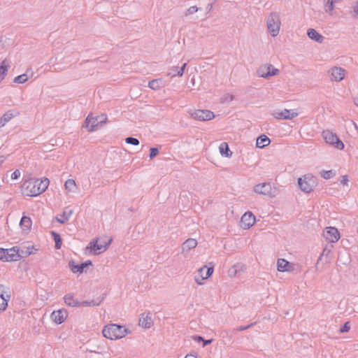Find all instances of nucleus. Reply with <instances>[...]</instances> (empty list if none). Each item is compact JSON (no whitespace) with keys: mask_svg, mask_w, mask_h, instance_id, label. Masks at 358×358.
Masks as SVG:
<instances>
[{"mask_svg":"<svg viewBox=\"0 0 358 358\" xmlns=\"http://www.w3.org/2000/svg\"><path fill=\"white\" fill-rule=\"evenodd\" d=\"M279 73V70L273 66V65L268 64L261 66L258 70L257 73L260 77L268 79L270 77L277 75Z\"/></svg>","mask_w":358,"mask_h":358,"instance_id":"10","label":"nucleus"},{"mask_svg":"<svg viewBox=\"0 0 358 358\" xmlns=\"http://www.w3.org/2000/svg\"><path fill=\"white\" fill-rule=\"evenodd\" d=\"M159 152L158 148H150V155L149 157L150 159H152L154 157H155Z\"/></svg>","mask_w":358,"mask_h":358,"instance_id":"42","label":"nucleus"},{"mask_svg":"<svg viewBox=\"0 0 358 358\" xmlns=\"http://www.w3.org/2000/svg\"><path fill=\"white\" fill-rule=\"evenodd\" d=\"M8 250V255L6 262H15L20 259L19 257V248L17 246L13 247Z\"/></svg>","mask_w":358,"mask_h":358,"instance_id":"19","label":"nucleus"},{"mask_svg":"<svg viewBox=\"0 0 358 358\" xmlns=\"http://www.w3.org/2000/svg\"><path fill=\"white\" fill-rule=\"evenodd\" d=\"M6 158L4 156H0V164L3 163L5 161Z\"/></svg>","mask_w":358,"mask_h":358,"instance_id":"57","label":"nucleus"},{"mask_svg":"<svg viewBox=\"0 0 358 358\" xmlns=\"http://www.w3.org/2000/svg\"><path fill=\"white\" fill-rule=\"evenodd\" d=\"M197 245V241L194 238L187 239L182 245V252H188L191 249L196 248Z\"/></svg>","mask_w":358,"mask_h":358,"instance_id":"26","label":"nucleus"},{"mask_svg":"<svg viewBox=\"0 0 358 358\" xmlns=\"http://www.w3.org/2000/svg\"><path fill=\"white\" fill-rule=\"evenodd\" d=\"M150 313H148L145 315V313H143L141 315L139 318V325L145 329H149L153 324L152 320L151 317L149 315Z\"/></svg>","mask_w":358,"mask_h":358,"instance_id":"18","label":"nucleus"},{"mask_svg":"<svg viewBox=\"0 0 358 358\" xmlns=\"http://www.w3.org/2000/svg\"><path fill=\"white\" fill-rule=\"evenodd\" d=\"M162 81L160 79H154L148 83V87L154 90H158L161 88Z\"/></svg>","mask_w":358,"mask_h":358,"instance_id":"36","label":"nucleus"},{"mask_svg":"<svg viewBox=\"0 0 358 358\" xmlns=\"http://www.w3.org/2000/svg\"><path fill=\"white\" fill-rule=\"evenodd\" d=\"M270 143V138L267 136L262 134L257 138L256 145L258 148H262L268 145Z\"/></svg>","mask_w":358,"mask_h":358,"instance_id":"27","label":"nucleus"},{"mask_svg":"<svg viewBox=\"0 0 358 358\" xmlns=\"http://www.w3.org/2000/svg\"><path fill=\"white\" fill-rule=\"evenodd\" d=\"M73 213V210L70 209L69 211L64 210L62 215H60V218L57 217V221L60 224H64L69 220L70 216Z\"/></svg>","mask_w":358,"mask_h":358,"instance_id":"32","label":"nucleus"},{"mask_svg":"<svg viewBox=\"0 0 358 358\" xmlns=\"http://www.w3.org/2000/svg\"><path fill=\"white\" fill-rule=\"evenodd\" d=\"M8 255V250L4 248H0V259L6 262Z\"/></svg>","mask_w":358,"mask_h":358,"instance_id":"44","label":"nucleus"},{"mask_svg":"<svg viewBox=\"0 0 358 358\" xmlns=\"http://www.w3.org/2000/svg\"><path fill=\"white\" fill-rule=\"evenodd\" d=\"M14 117L13 113L9 110L3 114L0 118V128L5 125L6 122L10 120Z\"/></svg>","mask_w":358,"mask_h":358,"instance_id":"34","label":"nucleus"},{"mask_svg":"<svg viewBox=\"0 0 358 358\" xmlns=\"http://www.w3.org/2000/svg\"><path fill=\"white\" fill-rule=\"evenodd\" d=\"M27 80H28L27 74V73H23V74H21V75H19V76H16L14 78L13 81L15 83L22 84V83H24Z\"/></svg>","mask_w":358,"mask_h":358,"instance_id":"38","label":"nucleus"},{"mask_svg":"<svg viewBox=\"0 0 358 358\" xmlns=\"http://www.w3.org/2000/svg\"><path fill=\"white\" fill-rule=\"evenodd\" d=\"M195 280L198 284H201V282H199V279L197 278L196 276H195Z\"/></svg>","mask_w":358,"mask_h":358,"instance_id":"59","label":"nucleus"},{"mask_svg":"<svg viewBox=\"0 0 358 358\" xmlns=\"http://www.w3.org/2000/svg\"><path fill=\"white\" fill-rule=\"evenodd\" d=\"M354 102H355V104L358 106V97H355L354 99Z\"/></svg>","mask_w":358,"mask_h":358,"instance_id":"58","label":"nucleus"},{"mask_svg":"<svg viewBox=\"0 0 358 358\" xmlns=\"http://www.w3.org/2000/svg\"><path fill=\"white\" fill-rule=\"evenodd\" d=\"M83 263L85 265L86 268L88 267L89 266H92V262L90 260H87V261H85Z\"/></svg>","mask_w":358,"mask_h":358,"instance_id":"55","label":"nucleus"},{"mask_svg":"<svg viewBox=\"0 0 358 358\" xmlns=\"http://www.w3.org/2000/svg\"><path fill=\"white\" fill-rule=\"evenodd\" d=\"M125 142L128 144L133 145H138L140 143L138 138L132 137V136L126 138Z\"/></svg>","mask_w":358,"mask_h":358,"instance_id":"41","label":"nucleus"},{"mask_svg":"<svg viewBox=\"0 0 358 358\" xmlns=\"http://www.w3.org/2000/svg\"><path fill=\"white\" fill-rule=\"evenodd\" d=\"M107 116L106 114L96 117H91L88 115L86 118L83 127L88 128L89 131H93L101 128L103 124L106 122Z\"/></svg>","mask_w":358,"mask_h":358,"instance_id":"3","label":"nucleus"},{"mask_svg":"<svg viewBox=\"0 0 358 358\" xmlns=\"http://www.w3.org/2000/svg\"><path fill=\"white\" fill-rule=\"evenodd\" d=\"M322 136L326 143L334 145L336 148L338 150H343L344 148V143L339 139L336 134L328 130L324 131L322 132Z\"/></svg>","mask_w":358,"mask_h":358,"instance_id":"6","label":"nucleus"},{"mask_svg":"<svg viewBox=\"0 0 358 358\" xmlns=\"http://www.w3.org/2000/svg\"><path fill=\"white\" fill-rule=\"evenodd\" d=\"M32 224L31 220L29 217L23 215L20 220V225L23 231H29Z\"/></svg>","mask_w":358,"mask_h":358,"instance_id":"28","label":"nucleus"},{"mask_svg":"<svg viewBox=\"0 0 358 358\" xmlns=\"http://www.w3.org/2000/svg\"><path fill=\"white\" fill-rule=\"evenodd\" d=\"M102 334L106 338L116 340L124 337L128 334V329L122 325L110 324L104 327Z\"/></svg>","mask_w":358,"mask_h":358,"instance_id":"2","label":"nucleus"},{"mask_svg":"<svg viewBox=\"0 0 358 358\" xmlns=\"http://www.w3.org/2000/svg\"><path fill=\"white\" fill-rule=\"evenodd\" d=\"M348 182V176H342V179L341 180V182L343 185H346L347 182Z\"/></svg>","mask_w":358,"mask_h":358,"instance_id":"53","label":"nucleus"},{"mask_svg":"<svg viewBox=\"0 0 358 358\" xmlns=\"http://www.w3.org/2000/svg\"><path fill=\"white\" fill-rule=\"evenodd\" d=\"M20 176V171L17 169H16L12 174H11V178L13 180H16L19 178Z\"/></svg>","mask_w":358,"mask_h":358,"instance_id":"48","label":"nucleus"},{"mask_svg":"<svg viewBox=\"0 0 358 358\" xmlns=\"http://www.w3.org/2000/svg\"><path fill=\"white\" fill-rule=\"evenodd\" d=\"M277 269L280 272H289L294 270V264L285 259H278L277 261Z\"/></svg>","mask_w":358,"mask_h":358,"instance_id":"16","label":"nucleus"},{"mask_svg":"<svg viewBox=\"0 0 358 358\" xmlns=\"http://www.w3.org/2000/svg\"><path fill=\"white\" fill-rule=\"evenodd\" d=\"M254 191L257 194L268 196L269 197L275 196V193L273 192L270 182H264L262 184L256 185L254 187Z\"/></svg>","mask_w":358,"mask_h":358,"instance_id":"11","label":"nucleus"},{"mask_svg":"<svg viewBox=\"0 0 358 358\" xmlns=\"http://www.w3.org/2000/svg\"><path fill=\"white\" fill-rule=\"evenodd\" d=\"M213 339H208V340H205L203 338V341H202L203 342V347H205L208 345H210L212 342H213Z\"/></svg>","mask_w":358,"mask_h":358,"instance_id":"52","label":"nucleus"},{"mask_svg":"<svg viewBox=\"0 0 358 358\" xmlns=\"http://www.w3.org/2000/svg\"><path fill=\"white\" fill-rule=\"evenodd\" d=\"M185 358H197V357L196 355L190 354L187 355Z\"/></svg>","mask_w":358,"mask_h":358,"instance_id":"56","label":"nucleus"},{"mask_svg":"<svg viewBox=\"0 0 358 358\" xmlns=\"http://www.w3.org/2000/svg\"><path fill=\"white\" fill-rule=\"evenodd\" d=\"M187 63H184L182 66L179 67L178 66H174L171 67L168 73V76L171 77H174L176 76H182L184 73L185 69L186 68Z\"/></svg>","mask_w":358,"mask_h":358,"instance_id":"21","label":"nucleus"},{"mask_svg":"<svg viewBox=\"0 0 358 358\" xmlns=\"http://www.w3.org/2000/svg\"><path fill=\"white\" fill-rule=\"evenodd\" d=\"M199 10H201V8H198L196 6H190L187 9V13H186L185 15H187L194 14V13L197 12Z\"/></svg>","mask_w":358,"mask_h":358,"instance_id":"43","label":"nucleus"},{"mask_svg":"<svg viewBox=\"0 0 358 358\" xmlns=\"http://www.w3.org/2000/svg\"><path fill=\"white\" fill-rule=\"evenodd\" d=\"M51 235H52V237L54 239L55 243V248L60 249L62 244V239L61 238L60 234L56 231H52Z\"/></svg>","mask_w":358,"mask_h":358,"instance_id":"33","label":"nucleus"},{"mask_svg":"<svg viewBox=\"0 0 358 358\" xmlns=\"http://www.w3.org/2000/svg\"><path fill=\"white\" fill-rule=\"evenodd\" d=\"M198 272L201 280H206L212 275L213 273V266L207 267L206 266H204L199 268Z\"/></svg>","mask_w":358,"mask_h":358,"instance_id":"24","label":"nucleus"},{"mask_svg":"<svg viewBox=\"0 0 358 358\" xmlns=\"http://www.w3.org/2000/svg\"><path fill=\"white\" fill-rule=\"evenodd\" d=\"M266 25L272 36H276L280 31V20L278 13H271L267 18Z\"/></svg>","mask_w":358,"mask_h":358,"instance_id":"5","label":"nucleus"},{"mask_svg":"<svg viewBox=\"0 0 358 358\" xmlns=\"http://www.w3.org/2000/svg\"><path fill=\"white\" fill-rule=\"evenodd\" d=\"M324 237L329 243L337 242L340 238V233L336 227H327L324 231Z\"/></svg>","mask_w":358,"mask_h":358,"instance_id":"12","label":"nucleus"},{"mask_svg":"<svg viewBox=\"0 0 358 358\" xmlns=\"http://www.w3.org/2000/svg\"><path fill=\"white\" fill-rule=\"evenodd\" d=\"M336 175V171L329 170V171H322L321 173V176L323 178L328 180L333 178Z\"/></svg>","mask_w":358,"mask_h":358,"instance_id":"39","label":"nucleus"},{"mask_svg":"<svg viewBox=\"0 0 358 358\" xmlns=\"http://www.w3.org/2000/svg\"><path fill=\"white\" fill-rule=\"evenodd\" d=\"M34 249V246L29 245L27 246L22 245L20 248H19V257L20 259L27 257L29 256L30 255L33 254L32 250Z\"/></svg>","mask_w":358,"mask_h":358,"instance_id":"25","label":"nucleus"},{"mask_svg":"<svg viewBox=\"0 0 358 358\" xmlns=\"http://www.w3.org/2000/svg\"><path fill=\"white\" fill-rule=\"evenodd\" d=\"M219 150L221 155L223 157H229L232 155L227 143H222L219 147Z\"/></svg>","mask_w":358,"mask_h":358,"instance_id":"30","label":"nucleus"},{"mask_svg":"<svg viewBox=\"0 0 358 358\" xmlns=\"http://www.w3.org/2000/svg\"><path fill=\"white\" fill-rule=\"evenodd\" d=\"M345 69L341 67L334 66L329 71L330 79L332 81L340 82L344 79Z\"/></svg>","mask_w":358,"mask_h":358,"instance_id":"13","label":"nucleus"},{"mask_svg":"<svg viewBox=\"0 0 358 358\" xmlns=\"http://www.w3.org/2000/svg\"><path fill=\"white\" fill-rule=\"evenodd\" d=\"M192 339L197 343H200L203 341V338L201 336H197V335L193 336Z\"/></svg>","mask_w":358,"mask_h":358,"instance_id":"51","label":"nucleus"},{"mask_svg":"<svg viewBox=\"0 0 358 358\" xmlns=\"http://www.w3.org/2000/svg\"><path fill=\"white\" fill-rule=\"evenodd\" d=\"M213 9V3H208L206 7V13H209Z\"/></svg>","mask_w":358,"mask_h":358,"instance_id":"54","label":"nucleus"},{"mask_svg":"<svg viewBox=\"0 0 358 358\" xmlns=\"http://www.w3.org/2000/svg\"><path fill=\"white\" fill-rule=\"evenodd\" d=\"M68 316V312L66 309H59L55 310L51 314L52 320L57 324L63 323Z\"/></svg>","mask_w":358,"mask_h":358,"instance_id":"14","label":"nucleus"},{"mask_svg":"<svg viewBox=\"0 0 358 358\" xmlns=\"http://www.w3.org/2000/svg\"><path fill=\"white\" fill-rule=\"evenodd\" d=\"M106 296V294H103L101 297H99L96 299H92L90 301L86 300L82 302H80V307H85V306H98L101 304V303L104 300Z\"/></svg>","mask_w":358,"mask_h":358,"instance_id":"22","label":"nucleus"},{"mask_svg":"<svg viewBox=\"0 0 358 358\" xmlns=\"http://www.w3.org/2000/svg\"><path fill=\"white\" fill-rule=\"evenodd\" d=\"M66 189L70 192H75V189L76 187V182L73 179H68L64 184Z\"/></svg>","mask_w":358,"mask_h":358,"instance_id":"37","label":"nucleus"},{"mask_svg":"<svg viewBox=\"0 0 358 358\" xmlns=\"http://www.w3.org/2000/svg\"><path fill=\"white\" fill-rule=\"evenodd\" d=\"M352 13H353V14H352L353 17L358 16V2H357L356 4L355 5V6L353 7Z\"/></svg>","mask_w":358,"mask_h":358,"instance_id":"50","label":"nucleus"},{"mask_svg":"<svg viewBox=\"0 0 358 358\" xmlns=\"http://www.w3.org/2000/svg\"><path fill=\"white\" fill-rule=\"evenodd\" d=\"M298 185L301 191L310 193L317 185V178L310 174H306L298 179Z\"/></svg>","mask_w":358,"mask_h":358,"instance_id":"4","label":"nucleus"},{"mask_svg":"<svg viewBox=\"0 0 358 358\" xmlns=\"http://www.w3.org/2000/svg\"><path fill=\"white\" fill-rule=\"evenodd\" d=\"M298 113L293 111L292 110L284 109L280 113H276L274 116L277 119L280 120H292L296 117Z\"/></svg>","mask_w":358,"mask_h":358,"instance_id":"17","label":"nucleus"},{"mask_svg":"<svg viewBox=\"0 0 358 358\" xmlns=\"http://www.w3.org/2000/svg\"><path fill=\"white\" fill-rule=\"evenodd\" d=\"M69 267L73 273H82L86 268L83 262L81 264H76L73 261H70L69 263Z\"/></svg>","mask_w":358,"mask_h":358,"instance_id":"29","label":"nucleus"},{"mask_svg":"<svg viewBox=\"0 0 358 358\" xmlns=\"http://www.w3.org/2000/svg\"><path fill=\"white\" fill-rule=\"evenodd\" d=\"M236 273H237V270H236V268H235V266H234V267L231 268L229 270V275L230 277H233V276H234V275L236 274Z\"/></svg>","mask_w":358,"mask_h":358,"instance_id":"49","label":"nucleus"},{"mask_svg":"<svg viewBox=\"0 0 358 358\" xmlns=\"http://www.w3.org/2000/svg\"><path fill=\"white\" fill-rule=\"evenodd\" d=\"M10 299V291L9 287L0 285V312L6 310Z\"/></svg>","mask_w":358,"mask_h":358,"instance_id":"7","label":"nucleus"},{"mask_svg":"<svg viewBox=\"0 0 358 358\" xmlns=\"http://www.w3.org/2000/svg\"><path fill=\"white\" fill-rule=\"evenodd\" d=\"M64 303L70 307H80V302L78 299H74L72 294H67L64 296Z\"/></svg>","mask_w":358,"mask_h":358,"instance_id":"23","label":"nucleus"},{"mask_svg":"<svg viewBox=\"0 0 358 358\" xmlns=\"http://www.w3.org/2000/svg\"><path fill=\"white\" fill-rule=\"evenodd\" d=\"M330 252H331L330 249H328L327 248H324L322 254L320 255V256L317 260V263L319 262V261L322 260V258L323 256H326L327 257Z\"/></svg>","mask_w":358,"mask_h":358,"instance_id":"46","label":"nucleus"},{"mask_svg":"<svg viewBox=\"0 0 358 358\" xmlns=\"http://www.w3.org/2000/svg\"><path fill=\"white\" fill-rule=\"evenodd\" d=\"M343 1V0H327V2L325 4L326 12H331L337 3Z\"/></svg>","mask_w":358,"mask_h":358,"instance_id":"35","label":"nucleus"},{"mask_svg":"<svg viewBox=\"0 0 358 358\" xmlns=\"http://www.w3.org/2000/svg\"><path fill=\"white\" fill-rule=\"evenodd\" d=\"M350 329V325L349 322H346L341 327L340 331L341 333L348 332Z\"/></svg>","mask_w":358,"mask_h":358,"instance_id":"45","label":"nucleus"},{"mask_svg":"<svg viewBox=\"0 0 358 358\" xmlns=\"http://www.w3.org/2000/svg\"><path fill=\"white\" fill-rule=\"evenodd\" d=\"M241 224L244 229H249L255 222V216L251 212H246L241 220Z\"/></svg>","mask_w":358,"mask_h":358,"instance_id":"15","label":"nucleus"},{"mask_svg":"<svg viewBox=\"0 0 358 358\" xmlns=\"http://www.w3.org/2000/svg\"><path fill=\"white\" fill-rule=\"evenodd\" d=\"M99 238H94L92 241H90L89 246L87 247V249H90L91 251H94V255H98L101 252H104L107 250L108 246L110 245L112 239H110L108 242H103L102 243H98Z\"/></svg>","mask_w":358,"mask_h":358,"instance_id":"8","label":"nucleus"},{"mask_svg":"<svg viewBox=\"0 0 358 358\" xmlns=\"http://www.w3.org/2000/svg\"><path fill=\"white\" fill-rule=\"evenodd\" d=\"M192 118L199 121H208L215 117L214 113L209 110H195L190 113Z\"/></svg>","mask_w":358,"mask_h":358,"instance_id":"9","label":"nucleus"},{"mask_svg":"<svg viewBox=\"0 0 358 358\" xmlns=\"http://www.w3.org/2000/svg\"><path fill=\"white\" fill-rule=\"evenodd\" d=\"M9 67L10 65L7 62L6 59L1 62L0 64V82L4 79Z\"/></svg>","mask_w":358,"mask_h":358,"instance_id":"31","label":"nucleus"},{"mask_svg":"<svg viewBox=\"0 0 358 358\" xmlns=\"http://www.w3.org/2000/svg\"><path fill=\"white\" fill-rule=\"evenodd\" d=\"M255 324H256V322H252V323H251V324H250L248 325H246V326H240V327H237L236 329H234L232 330V333L236 334L238 331H245L246 329H248L252 327Z\"/></svg>","mask_w":358,"mask_h":358,"instance_id":"40","label":"nucleus"},{"mask_svg":"<svg viewBox=\"0 0 358 358\" xmlns=\"http://www.w3.org/2000/svg\"><path fill=\"white\" fill-rule=\"evenodd\" d=\"M308 36L313 41H315L317 43H322L324 41V37L317 32L315 29L310 28L307 31Z\"/></svg>","mask_w":358,"mask_h":358,"instance_id":"20","label":"nucleus"},{"mask_svg":"<svg viewBox=\"0 0 358 358\" xmlns=\"http://www.w3.org/2000/svg\"><path fill=\"white\" fill-rule=\"evenodd\" d=\"M222 102L224 101H231L234 99V96L232 94H227L224 95L223 98H222Z\"/></svg>","mask_w":358,"mask_h":358,"instance_id":"47","label":"nucleus"},{"mask_svg":"<svg viewBox=\"0 0 358 358\" xmlns=\"http://www.w3.org/2000/svg\"><path fill=\"white\" fill-rule=\"evenodd\" d=\"M49 184V179L44 178L43 179L30 180L24 185H26V189L29 190L30 192L28 195L30 196H36L44 192L47 189Z\"/></svg>","mask_w":358,"mask_h":358,"instance_id":"1","label":"nucleus"}]
</instances>
